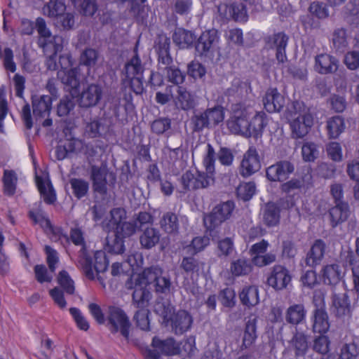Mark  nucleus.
<instances>
[{"label": "nucleus", "instance_id": "2eb2a0df", "mask_svg": "<svg viewBox=\"0 0 359 359\" xmlns=\"http://www.w3.org/2000/svg\"><path fill=\"white\" fill-rule=\"evenodd\" d=\"M292 281L290 271L281 264H276L271 269L267 283L276 290L286 289Z\"/></svg>", "mask_w": 359, "mask_h": 359}, {"label": "nucleus", "instance_id": "5fc2aeb1", "mask_svg": "<svg viewBox=\"0 0 359 359\" xmlns=\"http://www.w3.org/2000/svg\"><path fill=\"white\" fill-rule=\"evenodd\" d=\"M318 147L312 142H306L302 147V159L305 162H314L319 156Z\"/></svg>", "mask_w": 359, "mask_h": 359}, {"label": "nucleus", "instance_id": "4d7b16f0", "mask_svg": "<svg viewBox=\"0 0 359 359\" xmlns=\"http://www.w3.org/2000/svg\"><path fill=\"white\" fill-rule=\"evenodd\" d=\"M4 192L8 196L14 195L16 189L17 177L13 170H6L4 173Z\"/></svg>", "mask_w": 359, "mask_h": 359}, {"label": "nucleus", "instance_id": "0e129e2a", "mask_svg": "<svg viewBox=\"0 0 359 359\" xmlns=\"http://www.w3.org/2000/svg\"><path fill=\"white\" fill-rule=\"evenodd\" d=\"M97 59L98 52L95 49L86 48L81 54L79 64L90 69L96 65Z\"/></svg>", "mask_w": 359, "mask_h": 359}, {"label": "nucleus", "instance_id": "39448f33", "mask_svg": "<svg viewBox=\"0 0 359 359\" xmlns=\"http://www.w3.org/2000/svg\"><path fill=\"white\" fill-rule=\"evenodd\" d=\"M234 208V202L227 201L217 204L211 212L204 215V225L210 235L212 232L217 231L222 224L231 218Z\"/></svg>", "mask_w": 359, "mask_h": 359}, {"label": "nucleus", "instance_id": "052dcab7", "mask_svg": "<svg viewBox=\"0 0 359 359\" xmlns=\"http://www.w3.org/2000/svg\"><path fill=\"white\" fill-rule=\"evenodd\" d=\"M69 184L73 190L74 196L78 199L83 198L87 194L89 184L86 180L79 178H72L69 180Z\"/></svg>", "mask_w": 359, "mask_h": 359}, {"label": "nucleus", "instance_id": "6e6d98bb", "mask_svg": "<svg viewBox=\"0 0 359 359\" xmlns=\"http://www.w3.org/2000/svg\"><path fill=\"white\" fill-rule=\"evenodd\" d=\"M359 356V342L345 343L340 349L339 359H357Z\"/></svg>", "mask_w": 359, "mask_h": 359}, {"label": "nucleus", "instance_id": "e433bc0d", "mask_svg": "<svg viewBox=\"0 0 359 359\" xmlns=\"http://www.w3.org/2000/svg\"><path fill=\"white\" fill-rule=\"evenodd\" d=\"M134 55L125 65L123 71L126 77H134L142 75L144 67L137 53V43L134 48Z\"/></svg>", "mask_w": 359, "mask_h": 359}, {"label": "nucleus", "instance_id": "bb28decb", "mask_svg": "<svg viewBox=\"0 0 359 359\" xmlns=\"http://www.w3.org/2000/svg\"><path fill=\"white\" fill-rule=\"evenodd\" d=\"M151 346L163 355H175L181 353L180 345L172 337H168L163 340L158 337H154L152 339Z\"/></svg>", "mask_w": 359, "mask_h": 359}, {"label": "nucleus", "instance_id": "4be33fe9", "mask_svg": "<svg viewBox=\"0 0 359 359\" xmlns=\"http://www.w3.org/2000/svg\"><path fill=\"white\" fill-rule=\"evenodd\" d=\"M339 67V60L327 53H321L315 57V70L320 74L335 73Z\"/></svg>", "mask_w": 359, "mask_h": 359}, {"label": "nucleus", "instance_id": "69168bd1", "mask_svg": "<svg viewBox=\"0 0 359 359\" xmlns=\"http://www.w3.org/2000/svg\"><path fill=\"white\" fill-rule=\"evenodd\" d=\"M238 197L244 201H250L256 192V185L253 182L241 184L236 190Z\"/></svg>", "mask_w": 359, "mask_h": 359}, {"label": "nucleus", "instance_id": "864d4df0", "mask_svg": "<svg viewBox=\"0 0 359 359\" xmlns=\"http://www.w3.org/2000/svg\"><path fill=\"white\" fill-rule=\"evenodd\" d=\"M205 111L211 128L222 123L224 119V110L220 105L208 108Z\"/></svg>", "mask_w": 359, "mask_h": 359}, {"label": "nucleus", "instance_id": "4c0bfd02", "mask_svg": "<svg viewBox=\"0 0 359 359\" xmlns=\"http://www.w3.org/2000/svg\"><path fill=\"white\" fill-rule=\"evenodd\" d=\"M231 130L236 134H241L245 137H250L249 120L246 115L242 113L240 116H234L229 123Z\"/></svg>", "mask_w": 359, "mask_h": 359}, {"label": "nucleus", "instance_id": "8fccbe9b", "mask_svg": "<svg viewBox=\"0 0 359 359\" xmlns=\"http://www.w3.org/2000/svg\"><path fill=\"white\" fill-rule=\"evenodd\" d=\"M66 10L65 0H50L43 7L44 15L50 18L57 17L63 14Z\"/></svg>", "mask_w": 359, "mask_h": 359}, {"label": "nucleus", "instance_id": "4468645a", "mask_svg": "<svg viewBox=\"0 0 359 359\" xmlns=\"http://www.w3.org/2000/svg\"><path fill=\"white\" fill-rule=\"evenodd\" d=\"M269 247V243L264 239L260 242L253 244L249 250V255L254 265L258 267H263L271 264L276 260L275 254L266 253Z\"/></svg>", "mask_w": 359, "mask_h": 359}, {"label": "nucleus", "instance_id": "680f3d73", "mask_svg": "<svg viewBox=\"0 0 359 359\" xmlns=\"http://www.w3.org/2000/svg\"><path fill=\"white\" fill-rule=\"evenodd\" d=\"M75 100L72 97H62L57 105V114L60 117L68 116L75 107Z\"/></svg>", "mask_w": 359, "mask_h": 359}, {"label": "nucleus", "instance_id": "20e7f679", "mask_svg": "<svg viewBox=\"0 0 359 359\" xmlns=\"http://www.w3.org/2000/svg\"><path fill=\"white\" fill-rule=\"evenodd\" d=\"M292 109H288L287 118L290 119L292 135L294 138H302L306 136L313 124V117L304 102L294 101Z\"/></svg>", "mask_w": 359, "mask_h": 359}, {"label": "nucleus", "instance_id": "bf43d9fd", "mask_svg": "<svg viewBox=\"0 0 359 359\" xmlns=\"http://www.w3.org/2000/svg\"><path fill=\"white\" fill-rule=\"evenodd\" d=\"M28 217L34 224H39L43 229H50L52 228L50 219L40 209L29 210Z\"/></svg>", "mask_w": 359, "mask_h": 359}, {"label": "nucleus", "instance_id": "dca6fc26", "mask_svg": "<svg viewBox=\"0 0 359 359\" xmlns=\"http://www.w3.org/2000/svg\"><path fill=\"white\" fill-rule=\"evenodd\" d=\"M294 171V165L287 160H281L266 168V176L271 182H284Z\"/></svg>", "mask_w": 359, "mask_h": 359}, {"label": "nucleus", "instance_id": "774afa93", "mask_svg": "<svg viewBox=\"0 0 359 359\" xmlns=\"http://www.w3.org/2000/svg\"><path fill=\"white\" fill-rule=\"evenodd\" d=\"M171 128V120L169 118H158L155 119L151 124L152 133L157 135L168 133Z\"/></svg>", "mask_w": 359, "mask_h": 359}, {"label": "nucleus", "instance_id": "ea45409f", "mask_svg": "<svg viewBox=\"0 0 359 359\" xmlns=\"http://www.w3.org/2000/svg\"><path fill=\"white\" fill-rule=\"evenodd\" d=\"M347 30L343 27L336 28L332 35L333 48L335 52L343 53L348 46Z\"/></svg>", "mask_w": 359, "mask_h": 359}, {"label": "nucleus", "instance_id": "f8f14e48", "mask_svg": "<svg viewBox=\"0 0 359 359\" xmlns=\"http://www.w3.org/2000/svg\"><path fill=\"white\" fill-rule=\"evenodd\" d=\"M70 239L74 245L82 247L79 251V264L86 276L90 280H93L95 275L92 271V259L87 255L82 231L79 228L72 229L70 231Z\"/></svg>", "mask_w": 359, "mask_h": 359}, {"label": "nucleus", "instance_id": "5701e85b", "mask_svg": "<svg viewBox=\"0 0 359 359\" xmlns=\"http://www.w3.org/2000/svg\"><path fill=\"white\" fill-rule=\"evenodd\" d=\"M310 335L297 329L293 332V335L289 341L292 350L294 351V357H304L309 348Z\"/></svg>", "mask_w": 359, "mask_h": 359}, {"label": "nucleus", "instance_id": "e2e57ef3", "mask_svg": "<svg viewBox=\"0 0 359 359\" xmlns=\"http://www.w3.org/2000/svg\"><path fill=\"white\" fill-rule=\"evenodd\" d=\"M320 334V336L314 338L312 348L315 352L325 356L330 351V341L329 337L325 335V334Z\"/></svg>", "mask_w": 359, "mask_h": 359}, {"label": "nucleus", "instance_id": "7ed1b4c3", "mask_svg": "<svg viewBox=\"0 0 359 359\" xmlns=\"http://www.w3.org/2000/svg\"><path fill=\"white\" fill-rule=\"evenodd\" d=\"M107 326L111 334L120 332L128 344L135 346H140V340L134 336L133 332L130 334L132 324L129 317L121 308L116 306L108 307Z\"/></svg>", "mask_w": 359, "mask_h": 359}, {"label": "nucleus", "instance_id": "423d86ee", "mask_svg": "<svg viewBox=\"0 0 359 359\" xmlns=\"http://www.w3.org/2000/svg\"><path fill=\"white\" fill-rule=\"evenodd\" d=\"M132 296L133 304L138 309L133 318L136 325L142 330H149V311L147 307L152 296L151 292L142 290L140 287H137L133 291Z\"/></svg>", "mask_w": 359, "mask_h": 359}, {"label": "nucleus", "instance_id": "49530a36", "mask_svg": "<svg viewBox=\"0 0 359 359\" xmlns=\"http://www.w3.org/2000/svg\"><path fill=\"white\" fill-rule=\"evenodd\" d=\"M239 297L243 305L254 306L259 302L258 288L254 285L245 287L240 292Z\"/></svg>", "mask_w": 359, "mask_h": 359}, {"label": "nucleus", "instance_id": "13d9d810", "mask_svg": "<svg viewBox=\"0 0 359 359\" xmlns=\"http://www.w3.org/2000/svg\"><path fill=\"white\" fill-rule=\"evenodd\" d=\"M205 111L195 112L191 118L194 132H201L205 128H211Z\"/></svg>", "mask_w": 359, "mask_h": 359}, {"label": "nucleus", "instance_id": "c756f323", "mask_svg": "<svg viewBox=\"0 0 359 359\" xmlns=\"http://www.w3.org/2000/svg\"><path fill=\"white\" fill-rule=\"evenodd\" d=\"M329 216L332 227L335 228L347 220L349 216L348 204L344 201L337 203L329 210Z\"/></svg>", "mask_w": 359, "mask_h": 359}, {"label": "nucleus", "instance_id": "2f4dec72", "mask_svg": "<svg viewBox=\"0 0 359 359\" xmlns=\"http://www.w3.org/2000/svg\"><path fill=\"white\" fill-rule=\"evenodd\" d=\"M306 316V310L303 304H294L290 306L285 312V320L287 323L297 325L302 323Z\"/></svg>", "mask_w": 359, "mask_h": 359}, {"label": "nucleus", "instance_id": "a878e982", "mask_svg": "<svg viewBox=\"0 0 359 359\" xmlns=\"http://www.w3.org/2000/svg\"><path fill=\"white\" fill-rule=\"evenodd\" d=\"M173 43L180 49L192 48L196 39L194 32L182 27L175 29L172 36Z\"/></svg>", "mask_w": 359, "mask_h": 359}, {"label": "nucleus", "instance_id": "c9c22d12", "mask_svg": "<svg viewBox=\"0 0 359 359\" xmlns=\"http://www.w3.org/2000/svg\"><path fill=\"white\" fill-rule=\"evenodd\" d=\"M279 207L274 203H268L265 205L262 211V220L268 227L275 226L280 222Z\"/></svg>", "mask_w": 359, "mask_h": 359}, {"label": "nucleus", "instance_id": "b1692460", "mask_svg": "<svg viewBox=\"0 0 359 359\" xmlns=\"http://www.w3.org/2000/svg\"><path fill=\"white\" fill-rule=\"evenodd\" d=\"M264 109L269 113L279 112L285 106V97L276 88H269L263 97Z\"/></svg>", "mask_w": 359, "mask_h": 359}, {"label": "nucleus", "instance_id": "f257e3e1", "mask_svg": "<svg viewBox=\"0 0 359 359\" xmlns=\"http://www.w3.org/2000/svg\"><path fill=\"white\" fill-rule=\"evenodd\" d=\"M205 172L187 170L181 177V183L186 191H195L206 189L214 183L215 151L210 144H208L205 155L203 161Z\"/></svg>", "mask_w": 359, "mask_h": 359}, {"label": "nucleus", "instance_id": "6e6552de", "mask_svg": "<svg viewBox=\"0 0 359 359\" xmlns=\"http://www.w3.org/2000/svg\"><path fill=\"white\" fill-rule=\"evenodd\" d=\"M313 302L315 309L311 316V328L313 333L326 334L330 327L328 313L325 309L324 297L321 294H315Z\"/></svg>", "mask_w": 359, "mask_h": 359}, {"label": "nucleus", "instance_id": "473e14b6", "mask_svg": "<svg viewBox=\"0 0 359 359\" xmlns=\"http://www.w3.org/2000/svg\"><path fill=\"white\" fill-rule=\"evenodd\" d=\"M161 233L154 227H145L140 236V243L142 248L150 250L155 247L160 241Z\"/></svg>", "mask_w": 359, "mask_h": 359}, {"label": "nucleus", "instance_id": "338daca9", "mask_svg": "<svg viewBox=\"0 0 359 359\" xmlns=\"http://www.w3.org/2000/svg\"><path fill=\"white\" fill-rule=\"evenodd\" d=\"M187 73L194 79H201L206 74V68L200 62L192 60L187 65Z\"/></svg>", "mask_w": 359, "mask_h": 359}, {"label": "nucleus", "instance_id": "a18cd8bd", "mask_svg": "<svg viewBox=\"0 0 359 359\" xmlns=\"http://www.w3.org/2000/svg\"><path fill=\"white\" fill-rule=\"evenodd\" d=\"M344 17L350 25L359 26V0H349L344 8Z\"/></svg>", "mask_w": 359, "mask_h": 359}, {"label": "nucleus", "instance_id": "7c9ffc66", "mask_svg": "<svg viewBox=\"0 0 359 359\" xmlns=\"http://www.w3.org/2000/svg\"><path fill=\"white\" fill-rule=\"evenodd\" d=\"M323 283L325 285L335 286L342 278L340 266L337 264H327L321 269Z\"/></svg>", "mask_w": 359, "mask_h": 359}, {"label": "nucleus", "instance_id": "6ab92c4d", "mask_svg": "<svg viewBox=\"0 0 359 359\" xmlns=\"http://www.w3.org/2000/svg\"><path fill=\"white\" fill-rule=\"evenodd\" d=\"M261 168L259 156L257 149L251 146L245 153L241 164V174L249 177L257 172Z\"/></svg>", "mask_w": 359, "mask_h": 359}, {"label": "nucleus", "instance_id": "aec40b11", "mask_svg": "<svg viewBox=\"0 0 359 359\" xmlns=\"http://www.w3.org/2000/svg\"><path fill=\"white\" fill-rule=\"evenodd\" d=\"M170 321L172 332L177 335H181L191 329L194 318L189 312L179 310L171 316Z\"/></svg>", "mask_w": 359, "mask_h": 359}, {"label": "nucleus", "instance_id": "37998d69", "mask_svg": "<svg viewBox=\"0 0 359 359\" xmlns=\"http://www.w3.org/2000/svg\"><path fill=\"white\" fill-rule=\"evenodd\" d=\"M126 219V212L123 208H113L110 211V219L102 222V227L104 230L114 231L122 224Z\"/></svg>", "mask_w": 359, "mask_h": 359}, {"label": "nucleus", "instance_id": "09e8293b", "mask_svg": "<svg viewBox=\"0 0 359 359\" xmlns=\"http://www.w3.org/2000/svg\"><path fill=\"white\" fill-rule=\"evenodd\" d=\"M166 80L175 86H180L185 81L186 73L182 72L179 67L173 65L168 69L162 71Z\"/></svg>", "mask_w": 359, "mask_h": 359}, {"label": "nucleus", "instance_id": "603ef678", "mask_svg": "<svg viewBox=\"0 0 359 359\" xmlns=\"http://www.w3.org/2000/svg\"><path fill=\"white\" fill-rule=\"evenodd\" d=\"M92 259V271L93 269L98 274L106 271L109 265V260L107 257L106 253L102 250H97L94 253L93 257H90Z\"/></svg>", "mask_w": 359, "mask_h": 359}, {"label": "nucleus", "instance_id": "1a4fd4ad", "mask_svg": "<svg viewBox=\"0 0 359 359\" xmlns=\"http://www.w3.org/2000/svg\"><path fill=\"white\" fill-rule=\"evenodd\" d=\"M219 34L215 29L205 30L196 37L194 47L200 57L212 56L218 48Z\"/></svg>", "mask_w": 359, "mask_h": 359}, {"label": "nucleus", "instance_id": "0eeeda50", "mask_svg": "<svg viewBox=\"0 0 359 359\" xmlns=\"http://www.w3.org/2000/svg\"><path fill=\"white\" fill-rule=\"evenodd\" d=\"M330 312L344 326H348L352 318V310L349 297L346 292H333L331 295Z\"/></svg>", "mask_w": 359, "mask_h": 359}, {"label": "nucleus", "instance_id": "c85d7f7f", "mask_svg": "<svg viewBox=\"0 0 359 359\" xmlns=\"http://www.w3.org/2000/svg\"><path fill=\"white\" fill-rule=\"evenodd\" d=\"M258 316L255 314L250 315L245 321L242 347L248 348L251 346L257 338V323Z\"/></svg>", "mask_w": 359, "mask_h": 359}, {"label": "nucleus", "instance_id": "f704fd0d", "mask_svg": "<svg viewBox=\"0 0 359 359\" xmlns=\"http://www.w3.org/2000/svg\"><path fill=\"white\" fill-rule=\"evenodd\" d=\"M57 76L61 82L70 90L77 91L80 86V79L77 68H72L67 70H60Z\"/></svg>", "mask_w": 359, "mask_h": 359}, {"label": "nucleus", "instance_id": "c03bdc74", "mask_svg": "<svg viewBox=\"0 0 359 359\" xmlns=\"http://www.w3.org/2000/svg\"><path fill=\"white\" fill-rule=\"evenodd\" d=\"M104 250L111 254L119 255L125 251L123 238L115 231L111 236L108 235L106 238Z\"/></svg>", "mask_w": 359, "mask_h": 359}, {"label": "nucleus", "instance_id": "f03ea898", "mask_svg": "<svg viewBox=\"0 0 359 359\" xmlns=\"http://www.w3.org/2000/svg\"><path fill=\"white\" fill-rule=\"evenodd\" d=\"M152 285L156 293L168 294L170 292L172 282L170 276L165 273L159 266H151L145 268L135 280L134 290L140 287L142 290L150 292L148 286Z\"/></svg>", "mask_w": 359, "mask_h": 359}, {"label": "nucleus", "instance_id": "a211bd4d", "mask_svg": "<svg viewBox=\"0 0 359 359\" xmlns=\"http://www.w3.org/2000/svg\"><path fill=\"white\" fill-rule=\"evenodd\" d=\"M288 39V36L283 32L275 33L265 38L266 46L271 49L276 50V58L278 63L283 64L287 61L285 48Z\"/></svg>", "mask_w": 359, "mask_h": 359}, {"label": "nucleus", "instance_id": "a19ab883", "mask_svg": "<svg viewBox=\"0 0 359 359\" xmlns=\"http://www.w3.org/2000/svg\"><path fill=\"white\" fill-rule=\"evenodd\" d=\"M161 228L169 234L176 233L179 230V219L177 215L172 212L163 213L160 219Z\"/></svg>", "mask_w": 359, "mask_h": 359}, {"label": "nucleus", "instance_id": "72a5a7b5", "mask_svg": "<svg viewBox=\"0 0 359 359\" xmlns=\"http://www.w3.org/2000/svg\"><path fill=\"white\" fill-rule=\"evenodd\" d=\"M253 265L254 264L251 259L243 257L231 262L230 271L234 276H244L252 272Z\"/></svg>", "mask_w": 359, "mask_h": 359}, {"label": "nucleus", "instance_id": "412c9836", "mask_svg": "<svg viewBox=\"0 0 359 359\" xmlns=\"http://www.w3.org/2000/svg\"><path fill=\"white\" fill-rule=\"evenodd\" d=\"M107 173L108 169L105 164H102L100 166L93 165L90 167V180L93 190L101 195L107 194Z\"/></svg>", "mask_w": 359, "mask_h": 359}, {"label": "nucleus", "instance_id": "cd10ccee", "mask_svg": "<svg viewBox=\"0 0 359 359\" xmlns=\"http://www.w3.org/2000/svg\"><path fill=\"white\" fill-rule=\"evenodd\" d=\"M33 114L36 117L44 118L50 115L52 109V97L48 95H34L32 97Z\"/></svg>", "mask_w": 359, "mask_h": 359}, {"label": "nucleus", "instance_id": "58836bf2", "mask_svg": "<svg viewBox=\"0 0 359 359\" xmlns=\"http://www.w3.org/2000/svg\"><path fill=\"white\" fill-rule=\"evenodd\" d=\"M36 182L43 201L48 205L53 204L56 201V194L51 182L49 181L46 184L43 179L38 176L36 177Z\"/></svg>", "mask_w": 359, "mask_h": 359}, {"label": "nucleus", "instance_id": "9d476101", "mask_svg": "<svg viewBox=\"0 0 359 359\" xmlns=\"http://www.w3.org/2000/svg\"><path fill=\"white\" fill-rule=\"evenodd\" d=\"M112 121L104 114L101 117L90 118L85 123L84 135L88 138H106L111 131Z\"/></svg>", "mask_w": 359, "mask_h": 359}, {"label": "nucleus", "instance_id": "f3484780", "mask_svg": "<svg viewBox=\"0 0 359 359\" xmlns=\"http://www.w3.org/2000/svg\"><path fill=\"white\" fill-rule=\"evenodd\" d=\"M35 29L39 34L37 44L46 54L48 48L54 43H60L61 38L53 36L50 30L47 27L45 20L41 17L36 19Z\"/></svg>", "mask_w": 359, "mask_h": 359}, {"label": "nucleus", "instance_id": "de8ad7c7", "mask_svg": "<svg viewBox=\"0 0 359 359\" xmlns=\"http://www.w3.org/2000/svg\"><path fill=\"white\" fill-rule=\"evenodd\" d=\"M344 119L340 116H334L327 121L326 128L330 138L336 139L345 129Z\"/></svg>", "mask_w": 359, "mask_h": 359}, {"label": "nucleus", "instance_id": "79ce46f5", "mask_svg": "<svg viewBox=\"0 0 359 359\" xmlns=\"http://www.w3.org/2000/svg\"><path fill=\"white\" fill-rule=\"evenodd\" d=\"M249 125L250 137H253L256 139L260 137L263 133L264 128L267 125L265 113H257L250 121H249Z\"/></svg>", "mask_w": 359, "mask_h": 359}, {"label": "nucleus", "instance_id": "3c124183", "mask_svg": "<svg viewBox=\"0 0 359 359\" xmlns=\"http://www.w3.org/2000/svg\"><path fill=\"white\" fill-rule=\"evenodd\" d=\"M177 93V95L175 99L182 109L188 110L194 107V101L193 97L186 88L182 86H178Z\"/></svg>", "mask_w": 359, "mask_h": 359}, {"label": "nucleus", "instance_id": "ddd939ff", "mask_svg": "<svg viewBox=\"0 0 359 359\" xmlns=\"http://www.w3.org/2000/svg\"><path fill=\"white\" fill-rule=\"evenodd\" d=\"M157 55V67L160 72L168 69L174 65V60L170 54V39L165 35L159 36L154 46Z\"/></svg>", "mask_w": 359, "mask_h": 359}, {"label": "nucleus", "instance_id": "393cba45", "mask_svg": "<svg viewBox=\"0 0 359 359\" xmlns=\"http://www.w3.org/2000/svg\"><path fill=\"white\" fill-rule=\"evenodd\" d=\"M326 250V244L322 239H317L311 245L305 258L306 265L315 268L322 262Z\"/></svg>", "mask_w": 359, "mask_h": 359}, {"label": "nucleus", "instance_id": "9b49d317", "mask_svg": "<svg viewBox=\"0 0 359 359\" xmlns=\"http://www.w3.org/2000/svg\"><path fill=\"white\" fill-rule=\"evenodd\" d=\"M102 86L96 83H86L79 95L78 103L81 108L89 109L97 106L103 97Z\"/></svg>", "mask_w": 359, "mask_h": 359}]
</instances>
